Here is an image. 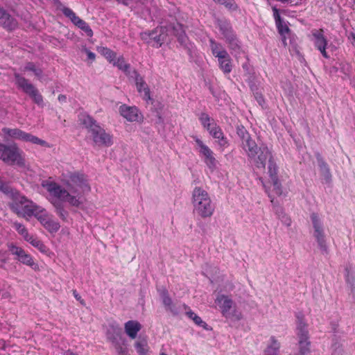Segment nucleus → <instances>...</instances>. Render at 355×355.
<instances>
[{
	"label": "nucleus",
	"instance_id": "4",
	"mask_svg": "<svg viewBox=\"0 0 355 355\" xmlns=\"http://www.w3.org/2000/svg\"><path fill=\"white\" fill-rule=\"evenodd\" d=\"M215 304L220 310L222 315L230 321H238L242 319L243 314L232 300L225 295L219 294L215 300Z\"/></svg>",
	"mask_w": 355,
	"mask_h": 355
},
{
	"label": "nucleus",
	"instance_id": "3",
	"mask_svg": "<svg viewBox=\"0 0 355 355\" xmlns=\"http://www.w3.org/2000/svg\"><path fill=\"white\" fill-rule=\"evenodd\" d=\"M191 202L194 216L200 219L210 218L214 213L215 207L209 193L200 187L193 189Z\"/></svg>",
	"mask_w": 355,
	"mask_h": 355
},
{
	"label": "nucleus",
	"instance_id": "6",
	"mask_svg": "<svg viewBox=\"0 0 355 355\" xmlns=\"http://www.w3.org/2000/svg\"><path fill=\"white\" fill-rule=\"evenodd\" d=\"M0 158L10 164L18 166H24L25 164L22 152L15 146L7 147L0 144Z\"/></svg>",
	"mask_w": 355,
	"mask_h": 355
},
{
	"label": "nucleus",
	"instance_id": "33",
	"mask_svg": "<svg viewBox=\"0 0 355 355\" xmlns=\"http://www.w3.org/2000/svg\"><path fill=\"white\" fill-rule=\"evenodd\" d=\"M209 133L216 139H218V141L220 142V144L223 146H225L227 144V141L223 139V133L220 130V129L216 125H213L209 130Z\"/></svg>",
	"mask_w": 355,
	"mask_h": 355
},
{
	"label": "nucleus",
	"instance_id": "29",
	"mask_svg": "<svg viewBox=\"0 0 355 355\" xmlns=\"http://www.w3.org/2000/svg\"><path fill=\"white\" fill-rule=\"evenodd\" d=\"M135 347L139 355H149L150 347L146 339L136 341L135 343Z\"/></svg>",
	"mask_w": 355,
	"mask_h": 355
},
{
	"label": "nucleus",
	"instance_id": "44",
	"mask_svg": "<svg viewBox=\"0 0 355 355\" xmlns=\"http://www.w3.org/2000/svg\"><path fill=\"white\" fill-rule=\"evenodd\" d=\"M119 355H128V354L125 352L122 351L119 352Z\"/></svg>",
	"mask_w": 355,
	"mask_h": 355
},
{
	"label": "nucleus",
	"instance_id": "7",
	"mask_svg": "<svg viewBox=\"0 0 355 355\" xmlns=\"http://www.w3.org/2000/svg\"><path fill=\"white\" fill-rule=\"evenodd\" d=\"M168 30L164 27H158L151 33H144L142 34V38L150 44L153 46L158 48L164 42H168L169 40Z\"/></svg>",
	"mask_w": 355,
	"mask_h": 355
},
{
	"label": "nucleus",
	"instance_id": "22",
	"mask_svg": "<svg viewBox=\"0 0 355 355\" xmlns=\"http://www.w3.org/2000/svg\"><path fill=\"white\" fill-rule=\"evenodd\" d=\"M279 33L282 36V40L284 46L288 45V40L291 39V33L287 23L285 21L279 22L276 24Z\"/></svg>",
	"mask_w": 355,
	"mask_h": 355
},
{
	"label": "nucleus",
	"instance_id": "18",
	"mask_svg": "<svg viewBox=\"0 0 355 355\" xmlns=\"http://www.w3.org/2000/svg\"><path fill=\"white\" fill-rule=\"evenodd\" d=\"M62 12L64 15L69 17L76 26L82 29L87 36L91 37L92 35L93 32L89 26L84 21L77 17L71 9L64 8L62 9Z\"/></svg>",
	"mask_w": 355,
	"mask_h": 355
},
{
	"label": "nucleus",
	"instance_id": "41",
	"mask_svg": "<svg viewBox=\"0 0 355 355\" xmlns=\"http://www.w3.org/2000/svg\"><path fill=\"white\" fill-rule=\"evenodd\" d=\"M159 355H168L164 349L160 350Z\"/></svg>",
	"mask_w": 355,
	"mask_h": 355
},
{
	"label": "nucleus",
	"instance_id": "20",
	"mask_svg": "<svg viewBox=\"0 0 355 355\" xmlns=\"http://www.w3.org/2000/svg\"><path fill=\"white\" fill-rule=\"evenodd\" d=\"M141 324L137 320H129L124 324V331L126 335L131 339L137 338L138 333L141 329Z\"/></svg>",
	"mask_w": 355,
	"mask_h": 355
},
{
	"label": "nucleus",
	"instance_id": "30",
	"mask_svg": "<svg viewBox=\"0 0 355 355\" xmlns=\"http://www.w3.org/2000/svg\"><path fill=\"white\" fill-rule=\"evenodd\" d=\"M97 51L101 55H103L110 63L113 62L114 59H116V53L107 47L98 46L97 47Z\"/></svg>",
	"mask_w": 355,
	"mask_h": 355
},
{
	"label": "nucleus",
	"instance_id": "2",
	"mask_svg": "<svg viewBox=\"0 0 355 355\" xmlns=\"http://www.w3.org/2000/svg\"><path fill=\"white\" fill-rule=\"evenodd\" d=\"M12 209L19 216L30 220L34 216L40 223L51 234L57 232L60 227V223L55 220L53 216L44 208L37 206L32 201L26 199L18 193H13Z\"/></svg>",
	"mask_w": 355,
	"mask_h": 355
},
{
	"label": "nucleus",
	"instance_id": "5",
	"mask_svg": "<svg viewBox=\"0 0 355 355\" xmlns=\"http://www.w3.org/2000/svg\"><path fill=\"white\" fill-rule=\"evenodd\" d=\"M83 123L95 143L105 146L112 145V137L96 124L90 116H84Z\"/></svg>",
	"mask_w": 355,
	"mask_h": 355
},
{
	"label": "nucleus",
	"instance_id": "26",
	"mask_svg": "<svg viewBox=\"0 0 355 355\" xmlns=\"http://www.w3.org/2000/svg\"><path fill=\"white\" fill-rule=\"evenodd\" d=\"M0 24L8 29L14 28L17 25L15 21L1 8H0Z\"/></svg>",
	"mask_w": 355,
	"mask_h": 355
},
{
	"label": "nucleus",
	"instance_id": "27",
	"mask_svg": "<svg viewBox=\"0 0 355 355\" xmlns=\"http://www.w3.org/2000/svg\"><path fill=\"white\" fill-rule=\"evenodd\" d=\"M26 241L30 243L33 247L38 249L42 253L45 254H49V248L37 238L34 237L32 235H30L28 238H26Z\"/></svg>",
	"mask_w": 355,
	"mask_h": 355
},
{
	"label": "nucleus",
	"instance_id": "32",
	"mask_svg": "<svg viewBox=\"0 0 355 355\" xmlns=\"http://www.w3.org/2000/svg\"><path fill=\"white\" fill-rule=\"evenodd\" d=\"M113 66L116 67L119 69L127 73L130 69V65L126 63L122 55H116V59L111 63Z\"/></svg>",
	"mask_w": 355,
	"mask_h": 355
},
{
	"label": "nucleus",
	"instance_id": "24",
	"mask_svg": "<svg viewBox=\"0 0 355 355\" xmlns=\"http://www.w3.org/2000/svg\"><path fill=\"white\" fill-rule=\"evenodd\" d=\"M136 86L138 92L140 93L141 96L145 100H150V91L146 85V84L144 82L142 78L137 76L136 77Z\"/></svg>",
	"mask_w": 355,
	"mask_h": 355
},
{
	"label": "nucleus",
	"instance_id": "39",
	"mask_svg": "<svg viewBox=\"0 0 355 355\" xmlns=\"http://www.w3.org/2000/svg\"><path fill=\"white\" fill-rule=\"evenodd\" d=\"M85 52L87 55L88 60H91L92 62L94 61V60L96 58V55L94 53L91 52L90 51H89L87 49H85Z\"/></svg>",
	"mask_w": 355,
	"mask_h": 355
},
{
	"label": "nucleus",
	"instance_id": "1",
	"mask_svg": "<svg viewBox=\"0 0 355 355\" xmlns=\"http://www.w3.org/2000/svg\"><path fill=\"white\" fill-rule=\"evenodd\" d=\"M42 187L49 193L51 202L57 207L60 202L79 207L84 202L83 196L91 190L86 177L79 173L71 175L64 187L51 180L44 181Z\"/></svg>",
	"mask_w": 355,
	"mask_h": 355
},
{
	"label": "nucleus",
	"instance_id": "38",
	"mask_svg": "<svg viewBox=\"0 0 355 355\" xmlns=\"http://www.w3.org/2000/svg\"><path fill=\"white\" fill-rule=\"evenodd\" d=\"M272 11L276 24H279V22L283 21L280 17L279 10L275 7L272 8Z\"/></svg>",
	"mask_w": 355,
	"mask_h": 355
},
{
	"label": "nucleus",
	"instance_id": "13",
	"mask_svg": "<svg viewBox=\"0 0 355 355\" xmlns=\"http://www.w3.org/2000/svg\"><path fill=\"white\" fill-rule=\"evenodd\" d=\"M15 82L17 87L28 94L36 103L38 105H41L42 103L43 99L42 96L25 78L16 73Z\"/></svg>",
	"mask_w": 355,
	"mask_h": 355
},
{
	"label": "nucleus",
	"instance_id": "14",
	"mask_svg": "<svg viewBox=\"0 0 355 355\" xmlns=\"http://www.w3.org/2000/svg\"><path fill=\"white\" fill-rule=\"evenodd\" d=\"M119 114L129 122H141L144 119L143 114L135 106H129L122 104L119 107Z\"/></svg>",
	"mask_w": 355,
	"mask_h": 355
},
{
	"label": "nucleus",
	"instance_id": "31",
	"mask_svg": "<svg viewBox=\"0 0 355 355\" xmlns=\"http://www.w3.org/2000/svg\"><path fill=\"white\" fill-rule=\"evenodd\" d=\"M281 347L280 342L275 338L271 337L269 340V343L265 350L266 353L278 354V351Z\"/></svg>",
	"mask_w": 355,
	"mask_h": 355
},
{
	"label": "nucleus",
	"instance_id": "9",
	"mask_svg": "<svg viewBox=\"0 0 355 355\" xmlns=\"http://www.w3.org/2000/svg\"><path fill=\"white\" fill-rule=\"evenodd\" d=\"M307 324L300 322L297 327V345L300 354L304 355L311 352V342L309 340Z\"/></svg>",
	"mask_w": 355,
	"mask_h": 355
},
{
	"label": "nucleus",
	"instance_id": "43",
	"mask_svg": "<svg viewBox=\"0 0 355 355\" xmlns=\"http://www.w3.org/2000/svg\"><path fill=\"white\" fill-rule=\"evenodd\" d=\"M118 1L122 2L124 4L128 3V0H118Z\"/></svg>",
	"mask_w": 355,
	"mask_h": 355
},
{
	"label": "nucleus",
	"instance_id": "36",
	"mask_svg": "<svg viewBox=\"0 0 355 355\" xmlns=\"http://www.w3.org/2000/svg\"><path fill=\"white\" fill-rule=\"evenodd\" d=\"M162 302L166 309L170 310L172 309V300L168 296L164 295L162 297Z\"/></svg>",
	"mask_w": 355,
	"mask_h": 355
},
{
	"label": "nucleus",
	"instance_id": "35",
	"mask_svg": "<svg viewBox=\"0 0 355 355\" xmlns=\"http://www.w3.org/2000/svg\"><path fill=\"white\" fill-rule=\"evenodd\" d=\"M15 229L18 232L19 234H20L25 240H26V238H28V236H30L28 234V232H27V230L26 229V227L21 225V224H18V223H16L15 225Z\"/></svg>",
	"mask_w": 355,
	"mask_h": 355
},
{
	"label": "nucleus",
	"instance_id": "28",
	"mask_svg": "<svg viewBox=\"0 0 355 355\" xmlns=\"http://www.w3.org/2000/svg\"><path fill=\"white\" fill-rule=\"evenodd\" d=\"M185 314L196 325H198L206 330H207L209 329L207 324L205 321H203L202 319L199 315H198L196 313H194L190 309L188 308L187 309Z\"/></svg>",
	"mask_w": 355,
	"mask_h": 355
},
{
	"label": "nucleus",
	"instance_id": "16",
	"mask_svg": "<svg viewBox=\"0 0 355 355\" xmlns=\"http://www.w3.org/2000/svg\"><path fill=\"white\" fill-rule=\"evenodd\" d=\"M311 40L315 46L320 51L324 58H328L326 52L327 41L324 35L322 30H314L311 33Z\"/></svg>",
	"mask_w": 355,
	"mask_h": 355
},
{
	"label": "nucleus",
	"instance_id": "34",
	"mask_svg": "<svg viewBox=\"0 0 355 355\" xmlns=\"http://www.w3.org/2000/svg\"><path fill=\"white\" fill-rule=\"evenodd\" d=\"M200 121L204 128L209 130L213 125H215L214 121L209 118L207 114H202L200 116Z\"/></svg>",
	"mask_w": 355,
	"mask_h": 355
},
{
	"label": "nucleus",
	"instance_id": "37",
	"mask_svg": "<svg viewBox=\"0 0 355 355\" xmlns=\"http://www.w3.org/2000/svg\"><path fill=\"white\" fill-rule=\"evenodd\" d=\"M173 32H174L175 35L178 37L179 41L181 44H184L186 41V36L183 33H179L178 31L173 30Z\"/></svg>",
	"mask_w": 355,
	"mask_h": 355
},
{
	"label": "nucleus",
	"instance_id": "23",
	"mask_svg": "<svg viewBox=\"0 0 355 355\" xmlns=\"http://www.w3.org/2000/svg\"><path fill=\"white\" fill-rule=\"evenodd\" d=\"M268 174L270 179L271 183L275 188L278 189L279 182L277 178V167L275 162L272 160L267 164Z\"/></svg>",
	"mask_w": 355,
	"mask_h": 355
},
{
	"label": "nucleus",
	"instance_id": "40",
	"mask_svg": "<svg viewBox=\"0 0 355 355\" xmlns=\"http://www.w3.org/2000/svg\"><path fill=\"white\" fill-rule=\"evenodd\" d=\"M0 190L4 192H7L8 191V186L3 183L1 181H0Z\"/></svg>",
	"mask_w": 355,
	"mask_h": 355
},
{
	"label": "nucleus",
	"instance_id": "17",
	"mask_svg": "<svg viewBox=\"0 0 355 355\" xmlns=\"http://www.w3.org/2000/svg\"><path fill=\"white\" fill-rule=\"evenodd\" d=\"M62 12L64 15L69 17L76 26L82 29L87 36L91 37L92 35L93 32L89 26L84 21L77 17L71 9L64 8L62 9Z\"/></svg>",
	"mask_w": 355,
	"mask_h": 355
},
{
	"label": "nucleus",
	"instance_id": "46",
	"mask_svg": "<svg viewBox=\"0 0 355 355\" xmlns=\"http://www.w3.org/2000/svg\"><path fill=\"white\" fill-rule=\"evenodd\" d=\"M346 279L347 282L349 281V273L348 272L347 276L346 277Z\"/></svg>",
	"mask_w": 355,
	"mask_h": 355
},
{
	"label": "nucleus",
	"instance_id": "45",
	"mask_svg": "<svg viewBox=\"0 0 355 355\" xmlns=\"http://www.w3.org/2000/svg\"><path fill=\"white\" fill-rule=\"evenodd\" d=\"M264 355H279L278 354H271V353H266L265 352Z\"/></svg>",
	"mask_w": 355,
	"mask_h": 355
},
{
	"label": "nucleus",
	"instance_id": "12",
	"mask_svg": "<svg viewBox=\"0 0 355 355\" xmlns=\"http://www.w3.org/2000/svg\"><path fill=\"white\" fill-rule=\"evenodd\" d=\"M213 54L218 58L220 68L224 73H229L232 70V64L227 53L218 44L211 42Z\"/></svg>",
	"mask_w": 355,
	"mask_h": 355
},
{
	"label": "nucleus",
	"instance_id": "25",
	"mask_svg": "<svg viewBox=\"0 0 355 355\" xmlns=\"http://www.w3.org/2000/svg\"><path fill=\"white\" fill-rule=\"evenodd\" d=\"M0 24L8 29L14 28L17 25L15 21L1 8H0Z\"/></svg>",
	"mask_w": 355,
	"mask_h": 355
},
{
	"label": "nucleus",
	"instance_id": "21",
	"mask_svg": "<svg viewBox=\"0 0 355 355\" xmlns=\"http://www.w3.org/2000/svg\"><path fill=\"white\" fill-rule=\"evenodd\" d=\"M243 147L248 152L249 156L255 157L257 154V146L254 141L251 139L248 133L243 135Z\"/></svg>",
	"mask_w": 355,
	"mask_h": 355
},
{
	"label": "nucleus",
	"instance_id": "47",
	"mask_svg": "<svg viewBox=\"0 0 355 355\" xmlns=\"http://www.w3.org/2000/svg\"><path fill=\"white\" fill-rule=\"evenodd\" d=\"M354 40V42H355V36L353 37Z\"/></svg>",
	"mask_w": 355,
	"mask_h": 355
},
{
	"label": "nucleus",
	"instance_id": "11",
	"mask_svg": "<svg viewBox=\"0 0 355 355\" xmlns=\"http://www.w3.org/2000/svg\"><path fill=\"white\" fill-rule=\"evenodd\" d=\"M4 134L9 138L30 142L34 144L45 146L46 142L38 137L19 129H4Z\"/></svg>",
	"mask_w": 355,
	"mask_h": 355
},
{
	"label": "nucleus",
	"instance_id": "19",
	"mask_svg": "<svg viewBox=\"0 0 355 355\" xmlns=\"http://www.w3.org/2000/svg\"><path fill=\"white\" fill-rule=\"evenodd\" d=\"M252 158L258 167H265L268 163L272 161L271 153L267 147L259 148L256 156Z\"/></svg>",
	"mask_w": 355,
	"mask_h": 355
},
{
	"label": "nucleus",
	"instance_id": "42",
	"mask_svg": "<svg viewBox=\"0 0 355 355\" xmlns=\"http://www.w3.org/2000/svg\"><path fill=\"white\" fill-rule=\"evenodd\" d=\"M65 96H59L58 99L60 101H65Z\"/></svg>",
	"mask_w": 355,
	"mask_h": 355
},
{
	"label": "nucleus",
	"instance_id": "8",
	"mask_svg": "<svg viewBox=\"0 0 355 355\" xmlns=\"http://www.w3.org/2000/svg\"><path fill=\"white\" fill-rule=\"evenodd\" d=\"M195 148L203 157L206 166L211 171L217 168L218 161L214 155L213 151L206 146L199 138L194 137Z\"/></svg>",
	"mask_w": 355,
	"mask_h": 355
},
{
	"label": "nucleus",
	"instance_id": "15",
	"mask_svg": "<svg viewBox=\"0 0 355 355\" xmlns=\"http://www.w3.org/2000/svg\"><path fill=\"white\" fill-rule=\"evenodd\" d=\"M9 249L11 253L17 256L18 260L24 264L32 267L34 270H37L39 268L37 263H35L32 257L26 253V252L21 248L15 245H10Z\"/></svg>",
	"mask_w": 355,
	"mask_h": 355
},
{
	"label": "nucleus",
	"instance_id": "10",
	"mask_svg": "<svg viewBox=\"0 0 355 355\" xmlns=\"http://www.w3.org/2000/svg\"><path fill=\"white\" fill-rule=\"evenodd\" d=\"M311 218L313 227V235L314 239L320 248H327V240L321 218L316 214H312Z\"/></svg>",
	"mask_w": 355,
	"mask_h": 355
}]
</instances>
